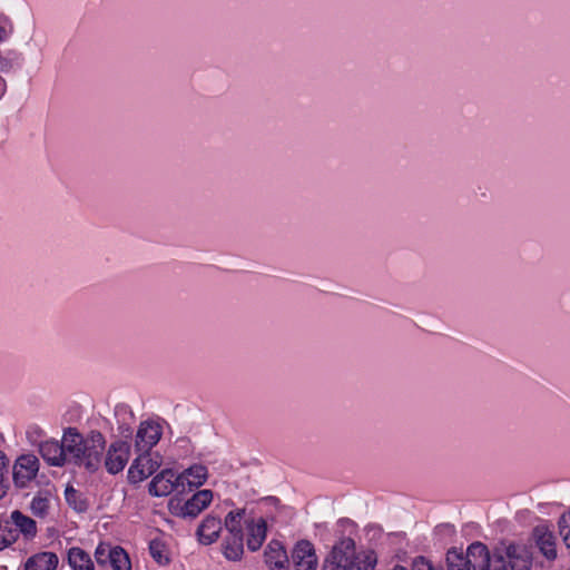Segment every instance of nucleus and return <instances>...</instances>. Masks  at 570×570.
<instances>
[{
	"label": "nucleus",
	"instance_id": "nucleus-1",
	"mask_svg": "<svg viewBox=\"0 0 570 570\" xmlns=\"http://www.w3.org/2000/svg\"><path fill=\"white\" fill-rule=\"evenodd\" d=\"M376 561L373 551L357 553L354 540L342 538L325 558L323 570H374Z\"/></svg>",
	"mask_w": 570,
	"mask_h": 570
},
{
	"label": "nucleus",
	"instance_id": "nucleus-33",
	"mask_svg": "<svg viewBox=\"0 0 570 570\" xmlns=\"http://www.w3.org/2000/svg\"><path fill=\"white\" fill-rule=\"evenodd\" d=\"M412 570H434L431 563L423 557H417L413 561Z\"/></svg>",
	"mask_w": 570,
	"mask_h": 570
},
{
	"label": "nucleus",
	"instance_id": "nucleus-27",
	"mask_svg": "<svg viewBox=\"0 0 570 570\" xmlns=\"http://www.w3.org/2000/svg\"><path fill=\"white\" fill-rule=\"evenodd\" d=\"M149 553L153 559L160 566L167 564L169 558L165 553V546L159 540H151L149 543Z\"/></svg>",
	"mask_w": 570,
	"mask_h": 570
},
{
	"label": "nucleus",
	"instance_id": "nucleus-7",
	"mask_svg": "<svg viewBox=\"0 0 570 570\" xmlns=\"http://www.w3.org/2000/svg\"><path fill=\"white\" fill-rule=\"evenodd\" d=\"M39 471V460L33 454L20 455L13 465L12 478L18 488H24Z\"/></svg>",
	"mask_w": 570,
	"mask_h": 570
},
{
	"label": "nucleus",
	"instance_id": "nucleus-11",
	"mask_svg": "<svg viewBox=\"0 0 570 570\" xmlns=\"http://www.w3.org/2000/svg\"><path fill=\"white\" fill-rule=\"evenodd\" d=\"M85 438L75 428H68L65 430L61 446L65 452L66 463L72 462L77 465H81V455H83Z\"/></svg>",
	"mask_w": 570,
	"mask_h": 570
},
{
	"label": "nucleus",
	"instance_id": "nucleus-23",
	"mask_svg": "<svg viewBox=\"0 0 570 570\" xmlns=\"http://www.w3.org/2000/svg\"><path fill=\"white\" fill-rule=\"evenodd\" d=\"M65 499L68 505L77 512H85L88 509V503L82 494L71 485L66 488Z\"/></svg>",
	"mask_w": 570,
	"mask_h": 570
},
{
	"label": "nucleus",
	"instance_id": "nucleus-14",
	"mask_svg": "<svg viewBox=\"0 0 570 570\" xmlns=\"http://www.w3.org/2000/svg\"><path fill=\"white\" fill-rule=\"evenodd\" d=\"M180 489L184 493L186 491H193L195 488L203 485L207 479V468L202 464H195L180 474Z\"/></svg>",
	"mask_w": 570,
	"mask_h": 570
},
{
	"label": "nucleus",
	"instance_id": "nucleus-5",
	"mask_svg": "<svg viewBox=\"0 0 570 570\" xmlns=\"http://www.w3.org/2000/svg\"><path fill=\"white\" fill-rule=\"evenodd\" d=\"M498 557H502L511 570H531L532 552L525 544L510 543L504 547L503 553H495L491 559Z\"/></svg>",
	"mask_w": 570,
	"mask_h": 570
},
{
	"label": "nucleus",
	"instance_id": "nucleus-13",
	"mask_svg": "<svg viewBox=\"0 0 570 570\" xmlns=\"http://www.w3.org/2000/svg\"><path fill=\"white\" fill-rule=\"evenodd\" d=\"M264 557L269 570H285L289 562L283 544L277 540L267 544Z\"/></svg>",
	"mask_w": 570,
	"mask_h": 570
},
{
	"label": "nucleus",
	"instance_id": "nucleus-21",
	"mask_svg": "<svg viewBox=\"0 0 570 570\" xmlns=\"http://www.w3.org/2000/svg\"><path fill=\"white\" fill-rule=\"evenodd\" d=\"M10 521L13 524L14 529H17L18 534L22 533L26 537L32 538L37 533V524L36 521L28 515H24L19 510H16L10 515Z\"/></svg>",
	"mask_w": 570,
	"mask_h": 570
},
{
	"label": "nucleus",
	"instance_id": "nucleus-16",
	"mask_svg": "<svg viewBox=\"0 0 570 570\" xmlns=\"http://www.w3.org/2000/svg\"><path fill=\"white\" fill-rule=\"evenodd\" d=\"M39 452L42 459L52 466H62L66 464L65 452L61 442L47 440L40 443Z\"/></svg>",
	"mask_w": 570,
	"mask_h": 570
},
{
	"label": "nucleus",
	"instance_id": "nucleus-32",
	"mask_svg": "<svg viewBox=\"0 0 570 570\" xmlns=\"http://www.w3.org/2000/svg\"><path fill=\"white\" fill-rule=\"evenodd\" d=\"M12 32H13L12 23L7 18H4L3 24L0 23V42L7 40Z\"/></svg>",
	"mask_w": 570,
	"mask_h": 570
},
{
	"label": "nucleus",
	"instance_id": "nucleus-22",
	"mask_svg": "<svg viewBox=\"0 0 570 570\" xmlns=\"http://www.w3.org/2000/svg\"><path fill=\"white\" fill-rule=\"evenodd\" d=\"M535 542L541 553L548 560H554L557 558V550L554 543V537L551 532L535 530Z\"/></svg>",
	"mask_w": 570,
	"mask_h": 570
},
{
	"label": "nucleus",
	"instance_id": "nucleus-34",
	"mask_svg": "<svg viewBox=\"0 0 570 570\" xmlns=\"http://www.w3.org/2000/svg\"><path fill=\"white\" fill-rule=\"evenodd\" d=\"M10 63L9 62H2L0 63V71H8L10 69Z\"/></svg>",
	"mask_w": 570,
	"mask_h": 570
},
{
	"label": "nucleus",
	"instance_id": "nucleus-29",
	"mask_svg": "<svg viewBox=\"0 0 570 570\" xmlns=\"http://www.w3.org/2000/svg\"><path fill=\"white\" fill-rule=\"evenodd\" d=\"M1 527L3 530L2 543H3V549H4V548L9 547L10 544H12L13 542H16V540L18 539L19 535H18L17 529H14V527L10 520H6V521L1 522Z\"/></svg>",
	"mask_w": 570,
	"mask_h": 570
},
{
	"label": "nucleus",
	"instance_id": "nucleus-10",
	"mask_svg": "<svg viewBox=\"0 0 570 570\" xmlns=\"http://www.w3.org/2000/svg\"><path fill=\"white\" fill-rule=\"evenodd\" d=\"M138 456L134 460L128 470V481L139 483L151 475L160 466L158 459H153L150 452H137Z\"/></svg>",
	"mask_w": 570,
	"mask_h": 570
},
{
	"label": "nucleus",
	"instance_id": "nucleus-31",
	"mask_svg": "<svg viewBox=\"0 0 570 570\" xmlns=\"http://www.w3.org/2000/svg\"><path fill=\"white\" fill-rule=\"evenodd\" d=\"M31 511L37 517H43L49 508V500L45 497H35L31 501Z\"/></svg>",
	"mask_w": 570,
	"mask_h": 570
},
{
	"label": "nucleus",
	"instance_id": "nucleus-3",
	"mask_svg": "<svg viewBox=\"0 0 570 570\" xmlns=\"http://www.w3.org/2000/svg\"><path fill=\"white\" fill-rule=\"evenodd\" d=\"M212 501L213 492L205 489L197 491L185 502H181L177 498L170 499L168 502V509L175 517L195 519L212 503Z\"/></svg>",
	"mask_w": 570,
	"mask_h": 570
},
{
	"label": "nucleus",
	"instance_id": "nucleus-9",
	"mask_svg": "<svg viewBox=\"0 0 570 570\" xmlns=\"http://www.w3.org/2000/svg\"><path fill=\"white\" fill-rule=\"evenodd\" d=\"M130 458V445L127 441L117 440L107 450L105 466L111 474L122 471Z\"/></svg>",
	"mask_w": 570,
	"mask_h": 570
},
{
	"label": "nucleus",
	"instance_id": "nucleus-35",
	"mask_svg": "<svg viewBox=\"0 0 570 570\" xmlns=\"http://www.w3.org/2000/svg\"><path fill=\"white\" fill-rule=\"evenodd\" d=\"M393 570H407V569L403 566L397 564L393 568Z\"/></svg>",
	"mask_w": 570,
	"mask_h": 570
},
{
	"label": "nucleus",
	"instance_id": "nucleus-19",
	"mask_svg": "<svg viewBox=\"0 0 570 570\" xmlns=\"http://www.w3.org/2000/svg\"><path fill=\"white\" fill-rule=\"evenodd\" d=\"M58 562L59 559L56 553L49 551L39 552L27 560L24 570H55Z\"/></svg>",
	"mask_w": 570,
	"mask_h": 570
},
{
	"label": "nucleus",
	"instance_id": "nucleus-26",
	"mask_svg": "<svg viewBox=\"0 0 570 570\" xmlns=\"http://www.w3.org/2000/svg\"><path fill=\"white\" fill-rule=\"evenodd\" d=\"M115 547L107 542H100L95 550V559L99 566L109 564Z\"/></svg>",
	"mask_w": 570,
	"mask_h": 570
},
{
	"label": "nucleus",
	"instance_id": "nucleus-15",
	"mask_svg": "<svg viewBox=\"0 0 570 570\" xmlns=\"http://www.w3.org/2000/svg\"><path fill=\"white\" fill-rule=\"evenodd\" d=\"M220 531V519L209 514L197 528L198 540L205 546L212 544L218 539Z\"/></svg>",
	"mask_w": 570,
	"mask_h": 570
},
{
	"label": "nucleus",
	"instance_id": "nucleus-30",
	"mask_svg": "<svg viewBox=\"0 0 570 570\" xmlns=\"http://www.w3.org/2000/svg\"><path fill=\"white\" fill-rule=\"evenodd\" d=\"M559 534L566 547L570 549V511L564 513L559 520Z\"/></svg>",
	"mask_w": 570,
	"mask_h": 570
},
{
	"label": "nucleus",
	"instance_id": "nucleus-4",
	"mask_svg": "<svg viewBox=\"0 0 570 570\" xmlns=\"http://www.w3.org/2000/svg\"><path fill=\"white\" fill-rule=\"evenodd\" d=\"M148 491L151 497L156 498L167 497L170 493L183 494L180 475L173 469H165L153 478Z\"/></svg>",
	"mask_w": 570,
	"mask_h": 570
},
{
	"label": "nucleus",
	"instance_id": "nucleus-12",
	"mask_svg": "<svg viewBox=\"0 0 570 570\" xmlns=\"http://www.w3.org/2000/svg\"><path fill=\"white\" fill-rule=\"evenodd\" d=\"M292 561L296 570H315L317 557L313 544L307 540L297 542L292 552Z\"/></svg>",
	"mask_w": 570,
	"mask_h": 570
},
{
	"label": "nucleus",
	"instance_id": "nucleus-17",
	"mask_svg": "<svg viewBox=\"0 0 570 570\" xmlns=\"http://www.w3.org/2000/svg\"><path fill=\"white\" fill-rule=\"evenodd\" d=\"M245 524L248 531L247 548L250 551H257L266 539V521L263 518H259L257 522L245 520Z\"/></svg>",
	"mask_w": 570,
	"mask_h": 570
},
{
	"label": "nucleus",
	"instance_id": "nucleus-18",
	"mask_svg": "<svg viewBox=\"0 0 570 570\" xmlns=\"http://www.w3.org/2000/svg\"><path fill=\"white\" fill-rule=\"evenodd\" d=\"M222 549L227 560H240L244 553V533H227L222 543Z\"/></svg>",
	"mask_w": 570,
	"mask_h": 570
},
{
	"label": "nucleus",
	"instance_id": "nucleus-28",
	"mask_svg": "<svg viewBox=\"0 0 570 570\" xmlns=\"http://www.w3.org/2000/svg\"><path fill=\"white\" fill-rule=\"evenodd\" d=\"M8 465V458L0 450V500L7 494L9 489Z\"/></svg>",
	"mask_w": 570,
	"mask_h": 570
},
{
	"label": "nucleus",
	"instance_id": "nucleus-6",
	"mask_svg": "<svg viewBox=\"0 0 570 570\" xmlns=\"http://www.w3.org/2000/svg\"><path fill=\"white\" fill-rule=\"evenodd\" d=\"M106 440L99 431H91L85 440V451L81 455V465H85L89 471L98 469L101 462Z\"/></svg>",
	"mask_w": 570,
	"mask_h": 570
},
{
	"label": "nucleus",
	"instance_id": "nucleus-8",
	"mask_svg": "<svg viewBox=\"0 0 570 570\" xmlns=\"http://www.w3.org/2000/svg\"><path fill=\"white\" fill-rule=\"evenodd\" d=\"M163 434L161 426L154 421H144L135 438L136 452H150V450L158 443Z\"/></svg>",
	"mask_w": 570,
	"mask_h": 570
},
{
	"label": "nucleus",
	"instance_id": "nucleus-2",
	"mask_svg": "<svg viewBox=\"0 0 570 570\" xmlns=\"http://www.w3.org/2000/svg\"><path fill=\"white\" fill-rule=\"evenodd\" d=\"M448 570H505L502 557L491 559L488 548L481 542L472 543L464 554L455 548L446 553Z\"/></svg>",
	"mask_w": 570,
	"mask_h": 570
},
{
	"label": "nucleus",
	"instance_id": "nucleus-20",
	"mask_svg": "<svg viewBox=\"0 0 570 570\" xmlns=\"http://www.w3.org/2000/svg\"><path fill=\"white\" fill-rule=\"evenodd\" d=\"M68 564L72 570H95L94 561L89 553L78 547H72L67 553Z\"/></svg>",
	"mask_w": 570,
	"mask_h": 570
},
{
	"label": "nucleus",
	"instance_id": "nucleus-25",
	"mask_svg": "<svg viewBox=\"0 0 570 570\" xmlns=\"http://www.w3.org/2000/svg\"><path fill=\"white\" fill-rule=\"evenodd\" d=\"M114 570H131V562L128 553L119 546L115 547L114 554L109 561Z\"/></svg>",
	"mask_w": 570,
	"mask_h": 570
},
{
	"label": "nucleus",
	"instance_id": "nucleus-24",
	"mask_svg": "<svg viewBox=\"0 0 570 570\" xmlns=\"http://www.w3.org/2000/svg\"><path fill=\"white\" fill-rule=\"evenodd\" d=\"M245 515L244 509L233 510L225 517L224 525L227 533H243L242 520Z\"/></svg>",
	"mask_w": 570,
	"mask_h": 570
}]
</instances>
